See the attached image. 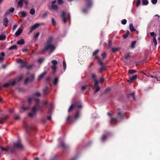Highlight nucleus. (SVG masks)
Returning <instances> with one entry per match:
<instances>
[{
  "mask_svg": "<svg viewBox=\"0 0 160 160\" xmlns=\"http://www.w3.org/2000/svg\"><path fill=\"white\" fill-rule=\"evenodd\" d=\"M40 95V93L37 92L34 93L32 97H29L28 99V102L29 103H30L33 99H34L36 102V105L33 107L32 109V112H29L28 114V116L30 117H32L33 116L35 115L37 111H41L43 105L47 104V101H43L41 103H39V100L36 98L35 97L39 96Z\"/></svg>",
  "mask_w": 160,
  "mask_h": 160,
  "instance_id": "f257e3e1",
  "label": "nucleus"
},
{
  "mask_svg": "<svg viewBox=\"0 0 160 160\" xmlns=\"http://www.w3.org/2000/svg\"><path fill=\"white\" fill-rule=\"evenodd\" d=\"M52 39V38H50L48 40L45 47L43 50L44 51L49 49L51 52H52L55 49V46L51 43Z\"/></svg>",
  "mask_w": 160,
  "mask_h": 160,
  "instance_id": "f03ea898",
  "label": "nucleus"
},
{
  "mask_svg": "<svg viewBox=\"0 0 160 160\" xmlns=\"http://www.w3.org/2000/svg\"><path fill=\"white\" fill-rule=\"evenodd\" d=\"M92 76L94 82L95 87L94 88L95 89V92L96 93L99 90L100 88V87L98 85L99 82L96 79V76L95 75L93 74Z\"/></svg>",
  "mask_w": 160,
  "mask_h": 160,
  "instance_id": "7ed1b4c3",
  "label": "nucleus"
},
{
  "mask_svg": "<svg viewBox=\"0 0 160 160\" xmlns=\"http://www.w3.org/2000/svg\"><path fill=\"white\" fill-rule=\"evenodd\" d=\"M22 76H20L19 78L16 79L15 80H13L9 82V83H6L3 85V87H8L10 85H13L15 83L17 82H18L21 79Z\"/></svg>",
  "mask_w": 160,
  "mask_h": 160,
  "instance_id": "20e7f679",
  "label": "nucleus"
},
{
  "mask_svg": "<svg viewBox=\"0 0 160 160\" xmlns=\"http://www.w3.org/2000/svg\"><path fill=\"white\" fill-rule=\"evenodd\" d=\"M52 62L53 64V65L51 67V68L53 70V73H54L55 72L56 69V65L57 64V61L55 60H53L52 61Z\"/></svg>",
  "mask_w": 160,
  "mask_h": 160,
  "instance_id": "39448f33",
  "label": "nucleus"
},
{
  "mask_svg": "<svg viewBox=\"0 0 160 160\" xmlns=\"http://www.w3.org/2000/svg\"><path fill=\"white\" fill-rule=\"evenodd\" d=\"M111 124L113 125L116 124L118 122L117 118H114L112 117L111 114Z\"/></svg>",
  "mask_w": 160,
  "mask_h": 160,
  "instance_id": "423d86ee",
  "label": "nucleus"
},
{
  "mask_svg": "<svg viewBox=\"0 0 160 160\" xmlns=\"http://www.w3.org/2000/svg\"><path fill=\"white\" fill-rule=\"evenodd\" d=\"M137 78V75H134L130 78L129 79L127 80V82H132L133 81L135 80Z\"/></svg>",
  "mask_w": 160,
  "mask_h": 160,
  "instance_id": "0eeeda50",
  "label": "nucleus"
},
{
  "mask_svg": "<svg viewBox=\"0 0 160 160\" xmlns=\"http://www.w3.org/2000/svg\"><path fill=\"white\" fill-rule=\"evenodd\" d=\"M48 8L51 10L57 11L58 9V6L55 5H52L50 6H48Z\"/></svg>",
  "mask_w": 160,
  "mask_h": 160,
  "instance_id": "6e6552de",
  "label": "nucleus"
},
{
  "mask_svg": "<svg viewBox=\"0 0 160 160\" xmlns=\"http://www.w3.org/2000/svg\"><path fill=\"white\" fill-rule=\"evenodd\" d=\"M40 25V23H37L32 26L30 28V33H31L34 29L38 28Z\"/></svg>",
  "mask_w": 160,
  "mask_h": 160,
  "instance_id": "1a4fd4ad",
  "label": "nucleus"
},
{
  "mask_svg": "<svg viewBox=\"0 0 160 160\" xmlns=\"http://www.w3.org/2000/svg\"><path fill=\"white\" fill-rule=\"evenodd\" d=\"M23 1L26 5L28 4V1L27 0H21L18 2V6L19 7H21L22 6Z\"/></svg>",
  "mask_w": 160,
  "mask_h": 160,
  "instance_id": "9d476101",
  "label": "nucleus"
},
{
  "mask_svg": "<svg viewBox=\"0 0 160 160\" xmlns=\"http://www.w3.org/2000/svg\"><path fill=\"white\" fill-rule=\"evenodd\" d=\"M118 110L119 111L118 113V117L121 119H123L125 117V113H122L120 112H119V111L120 110V108H118Z\"/></svg>",
  "mask_w": 160,
  "mask_h": 160,
  "instance_id": "9b49d317",
  "label": "nucleus"
},
{
  "mask_svg": "<svg viewBox=\"0 0 160 160\" xmlns=\"http://www.w3.org/2000/svg\"><path fill=\"white\" fill-rule=\"evenodd\" d=\"M14 11V8H11L9 9L6 11L5 14V16H7V15L9 14L10 13L13 12Z\"/></svg>",
  "mask_w": 160,
  "mask_h": 160,
  "instance_id": "f8f14e48",
  "label": "nucleus"
},
{
  "mask_svg": "<svg viewBox=\"0 0 160 160\" xmlns=\"http://www.w3.org/2000/svg\"><path fill=\"white\" fill-rule=\"evenodd\" d=\"M98 63L101 66V68H100L101 71H102L105 70L106 68L104 66H103V63L100 59H99L98 60Z\"/></svg>",
  "mask_w": 160,
  "mask_h": 160,
  "instance_id": "ddd939ff",
  "label": "nucleus"
},
{
  "mask_svg": "<svg viewBox=\"0 0 160 160\" xmlns=\"http://www.w3.org/2000/svg\"><path fill=\"white\" fill-rule=\"evenodd\" d=\"M34 75L32 74L31 76V78H28L25 80L24 83H26L28 82L32 81L34 79Z\"/></svg>",
  "mask_w": 160,
  "mask_h": 160,
  "instance_id": "4468645a",
  "label": "nucleus"
},
{
  "mask_svg": "<svg viewBox=\"0 0 160 160\" xmlns=\"http://www.w3.org/2000/svg\"><path fill=\"white\" fill-rule=\"evenodd\" d=\"M22 32V29L21 28H19L17 31L16 32L15 35L16 36H18Z\"/></svg>",
  "mask_w": 160,
  "mask_h": 160,
  "instance_id": "2eb2a0df",
  "label": "nucleus"
},
{
  "mask_svg": "<svg viewBox=\"0 0 160 160\" xmlns=\"http://www.w3.org/2000/svg\"><path fill=\"white\" fill-rule=\"evenodd\" d=\"M135 92H133L131 93L128 94L127 96V97L128 98H130L131 97H132L133 98V100L134 101H136V98L135 97Z\"/></svg>",
  "mask_w": 160,
  "mask_h": 160,
  "instance_id": "dca6fc26",
  "label": "nucleus"
},
{
  "mask_svg": "<svg viewBox=\"0 0 160 160\" xmlns=\"http://www.w3.org/2000/svg\"><path fill=\"white\" fill-rule=\"evenodd\" d=\"M129 29L131 32H133L136 31V29L134 27L132 23H130L129 24Z\"/></svg>",
  "mask_w": 160,
  "mask_h": 160,
  "instance_id": "f3484780",
  "label": "nucleus"
},
{
  "mask_svg": "<svg viewBox=\"0 0 160 160\" xmlns=\"http://www.w3.org/2000/svg\"><path fill=\"white\" fill-rule=\"evenodd\" d=\"M66 13L65 12H63L62 16L63 18V21L64 23H66Z\"/></svg>",
  "mask_w": 160,
  "mask_h": 160,
  "instance_id": "a211bd4d",
  "label": "nucleus"
},
{
  "mask_svg": "<svg viewBox=\"0 0 160 160\" xmlns=\"http://www.w3.org/2000/svg\"><path fill=\"white\" fill-rule=\"evenodd\" d=\"M130 32L129 31H127L123 35V37L124 38H126L130 34Z\"/></svg>",
  "mask_w": 160,
  "mask_h": 160,
  "instance_id": "6ab92c4d",
  "label": "nucleus"
},
{
  "mask_svg": "<svg viewBox=\"0 0 160 160\" xmlns=\"http://www.w3.org/2000/svg\"><path fill=\"white\" fill-rule=\"evenodd\" d=\"M8 21L7 18H5L3 21V24L5 26H7L8 25Z\"/></svg>",
  "mask_w": 160,
  "mask_h": 160,
  "instance_id": "aec40b11",
  "label": "nucleus"
},
{
  "mask_svg": "<svg viewBox=\"0 0 160 160\" xmlns=\"http://www.w3.org/2000/svg\"><path fill=\"white\" fill-rule=\"evenodd\" d=\"M19 14L20 16L22 17H24L26 16V13L25 12H20L19 13Z\"/></svg>",
  "mask_w": 160,
  "mask_h": 160,
  "instance_id": "412c9836",
  "label": "nucleus"
},
{
  "mask_svg": "<svg viewBox=\"0 0 160 160\" xmlns=\"http://www.w3.org/2000/svg\"><path fill=\"white\" fill-rule=\"evenodd\" d=\"M46 72H43L42 74L41 75H40L38 78V80L40 81V80L43 77L44 75L46 74Z\"/></svg>",
  "mask_w": 160,
  "mask_h": 160,
  "instance_id": "4be33fe9",
  "label": "nucleus"
},
{
  "mask_svg": "<svg viewBox=\"0 0 160 160\" xmlns=\"http://www.w3.org/2000/svg\"><path fill=\"white\" fill-rule=\"evenodd\" d=\"M24 43V41L23 39H21L20 40L18 41L17 42L18 44H23Z\"/></svg>",
  "mask_w": 160,
  "mask_h": 160,
  "instance_id": "5701e85b",
  "label": "nucleus"
},
{
  "mask_svg": "<svg viewBox=\"0 0 160 160\" xmlns=\"http://www.w3.org/2000/svg\"><path fill=\"white\" fill-rule=\"evenodd\" d=\"M6 37L5 35L4 34H1L0 35V40H4L5 39Z\"/></svg>",
  "mask_w": 160,
  "mask_h": 160,
  "instance_id": "b1692460",
  "label": "nucleus"
},
{
  "mask_svg": "<svg viewBox=\"0 0 160 160\" xmlns=\"http://www.w3.org/2000/svg\"><path fill=\"white\" fill-rule=\"evenodd\" d=\"M16 146L20 148H22V145L21 143L20 142H18L16 144Z\"/></svg>",
  "mask_w": 160,
  "mask_h": 160,
  "instance_id": "393cba45",
  "label": "nucleus"
},
{
  "mask_svg": "<svg viewBox=\"0 0 160 160\" xmlns=\"http://www.w3.org/2000/svg\"><path fill=\"white\" fill-rule=\"evenodd\" d=\"M136 72L137 71L135 70L130 69L128 70V73L131 74H133L134 73Z\"/></svg>",
  "mask_w": 160,
  "mask_h": 160,
  "instance_id": "a878e982",
  "label": "nucleus"
},
{
  "mask_svg": "<svg viewBox=\"0 0 160 160\" xmlns=\"http://www.w3.org/2000/svg\"><path fill=\"white\" fill-rule=\"evenodd\" d=\"M17 48V46L16 45H13L9 48V50L16 49Z\"/></svg>",
  "mask_w": 160,
  "mask_h": 160,
  "instance_id": "bb28decb",
  "label": "nucleus"
},
{
  "mask_svg": "<svg viewBox=\"0 0 160 160\" xmlns=\"http://www.w3.org/2000/svg\"><path fill=\"white\" fill-rule=\"evenodd\" d=\"M44 58H40L38 60V62L39 63H41L44 61Z\"/></svg>",
  "mask_w": 160,
  "mask_h": 160,
  "instance_id": "cd10ccee",
  "label": "nucleus"
},
{
  "mask_svg": "<svg viewBox=\"0 0 160 160\" xmlns=\"http://www.w3.org/2000/svg\"><path fill=\"white\" fill-rule=\"evenodd\" d=\"M153 42L154 43L155 46H156L157 44V41L156 39V37L155 36L153 37Z\"/></svg>",
  "mask_w": 160,
  "mask_h": 160,
  "instance_id": "c85d7f7f",
  "label": "nucleus"
},
{
  "mask_svg": "<svg viewBox=\"0 0 160 160\" xmlns=\"http://www.w3.org/2000/svg\"><path fill=\"white\" fill-rule=\"evenodd\" d=\"M107 136L106 135H103L101 138V140L102 141H103L105 140L107 138Z\"/></svg>",
  "mask_w": 160,
  "mask_h": 160,
  "instance_id": "c756f323",
  "label": "nucleus"
},
{
  "mask_svg": "<svg viewBox=\"0 0 160 160\" xmlns=\"http://www.w3.org/2000/svg\"><path fill=\"white\" fill-rule=\"evenodd\" d=\"M20 65V67L22 68L26 66V62H23V61L22 62L21 64Z\"/></svg>",
  "mask_w": 160,
  "mask_h": 160,
  "instance_id": "7c9ffc66",
  "label": "nucleus"
},
{
  "mask_svg": "<svg viewBox=\"0 0 160 160\" xmlns=\"http://www.w3.org/2000/svg\"><path fill=\"white\" fill-rule=\"evenodd\" d=\"M142 3L143 5H147L148 3V2L147 0H142Z\"/></svg>",
  "mask_w": 160,
  "mask_h": 160,
  "instance_id": "2f4dec72",
  "label": "nucleus"
},
{
  "mask_svg": "<svg viewBox=\"0 0 160 160\" xmlns=\"http://www.w3.org/2000/svg\"><path fill=\"white\" fill-rule=\"evenodd\" d=\"M58 82V78H56L53 80V84L54 85H56Z\"/></svg>",
  "mask_w": 160,
  "mask_h": 160,
  "instance_id": "473e14b6",
  "label": "nucleus"
},
{
  "mask_svg": "<svg viewBox=\"0 0 160 160\" xmlns=\"http://www.w3.org/2000/svg\"><path fill=\"white\" fill-rule=\"evenodd\" d=\"M136 43V42L135 41H134L132 42L131 44V48H134V46Z\"/></svg>",
  "mask_w": 160,
  "mask_h": 160,
  "instance_id": "72a5a7b5",
  "label": "nucleus"
},
{
  "mask_svg": "<svg viewBox=\"0 0 160 160\" xmlns=\"http://www.w3.org/2000/svg\"><path fill=\"white\" fill-rule=\"evenodd\" d=\"M35 12V11L34 9L32 8L30 10V13L31 14L33 15L34 14Z\"/></svg>",
  "mask_w": 160,
  "mask_h": 160,
  "instance_id": "f704fd0d",
  "label": "nucleus"
},
{
  "mask_svg": "<svg viewBox=\"0 0 160 160\" xmlns=\"http://www.w3.org/2000/svg\"><path fill=\"white\" fill-rule=\"evenodd\" d=\"M92 4V2L91 1H88L87 3V6L88 7H90Z\"/></svg>",
  "mask_w": 160,
  "mask_h": 160,
  "instance_id": "c9c22d12",
  "label": "nucleus"
},
{
  "mask_svg": "<svg viewBox=\"0 0 160 160\" xmlns=\"http://www.w3.org/2000/svg\"><path fill=\"white\" fill-rule=\"evenodd\" d=\"M127 22V20L126 19H124L122 20L121 23L123 25H125Z\"/></svg>",
  "mask_w": 160,
  "mask_h": 160,
  "instance_id": "e433bc0d",
  "label": "nucleus"
},
{
  "mask_svg": "<svg viewBox=\"0 0 160 160\" xmlns=\"http://www.w3.org/2000/svg\"><path fill=\"white\" fill-rule=\"evenodd\" d=\"M130 54L129 53H128L127 55H126L125 56V58L126 59H127L128 58H130Z\"/></svg>",
  "mask_w": 160,
  "mask_h": 160,
  "instance_id": "4c0bfd02",
  "label": "nucleus"
},
{
  "mask_svg": "<svg viewBox=\"0 0 160 160\" xmlns=\"http://www.w3.org/2000/svg\"><path fill=\"white\" fill-rule=\"evenodd\" d=\"M141 3V1L140 0H137L136 2V6L137 7H138L140 5Z\"/></svg>",
  "mask_w": 160,
  "mask_h": 160,
  "instance_id": "58836bf2",
  "label": "nucleus"
},
{
  "mask_svg": "<svg viewBox=\"0 0 160 160\" xmlns=\"http://www.w3.org/2000/svg\"><path fill=\"white\" fill-rule=\"evenodd\" d=\"M99 52L98 49H97L93 52V55H95L97 54Z\"/></svg>",
  "mask_w": 160,
  "mask_h": 160,
  "instance_id": "ea45409f",
  "label": "nucleus"
},
{
  "mask_svg": "<svg viewBox=\"0 0 160 160\" xmlns=\"http://www.w3.org/2000/svg\"><path fill=\"white\" fill-rule=\"evenodd\" d=\"M16 62H17L18 63H20L21 64L22 62L23 61L20 59H17L16 60Z\"/></svg>",
  "mask_w": 160,
  "mask_h": 160,
  "instance_id": "a19ab883",
  "label": "nucleus"
},
{
  "mask_svg": "<svg viewBox=\"0 0 160 160\" xmlns=\"http://www.w3.org/2000/svg\"><path fill=\"white\" fill-rule=\"evenodd\" d=\"M74 107V105L72 104V105L69 108V109H68V111L70 112V111H71Z\"/></svg>",
  "mask_w": 160,
  "mask_h": 160,
  "instance_id": "79ce46f5",
  "label": "nucleus"
},
{
  "mask_svg": "<svg viewBox=\"0 0 160 160\" xmlns=\"http://www.w3.org/2000/svg\"><path fill=\"white\" fill-rule=\"evenodd\" d=\"M52 22L53 25L55 26L56 25V23L53 18H52Z\"/></svg>",
  "mask_w": 160,
  "mask_h": 160,
  "instance_id": "37998d69",
  "label": "nucleus"
},
{
  "mask_svg": "<svg viewBox=\"0 0 160 160\" xmlns=\"http://www.w3.org/2000/svg\"><path fill=\"white\" fill-rule=\"evenodd\" d=\"M80 114V113H79V112H78L75 115V119H77L79 117Z\"/></svg>",
  "mask_w": 160,
  "mask_h": 160,
  "instance_id": "c03bdc74",
  "label": "nucleus"
},
{
  "mask_svg": "<svg viewBox=\"0 0 160 160\" xmlns=\"http://www.w3.org/2000/svg\"><path fill=\"white\" fill-rule=\"evenodd\" d=\"M63 68L64 70H65L66 68V65L65 62L64 61L63 62Z\"/></svg>",
  "mask_w": 160,
  "mask_h": 160,
  "instance_id": "a18cd8bd",
  "label": "nucleus"
},
{
  "mask_svg": "<svg viewBox=\"0 0 160 160\" xmlns=\"http://www.w3.org/2000/svg\"><path fill=\"white\" fill-rule=\"evenodd\" d=\"M47 15V12H44L43 13L42 15L41 16V17L43 18H44Z\"/></svg>",
  "mask_w": 160,
  "mask_h": 160,
  "instance_id": "49530a36",
  "label": "nucleus"
},
{
  "mask_svg": "<svg viewBox=\"0 0 160 160\" xmlns=\"http://www.w3.org/2000/svg\"><path fill=\"white\" fill-rule=\"evenodd\" d=\"M157 0H151L152 3L153 4H156L157 2Z\"/></svg>",
  "mask_w": 160,
  "mask_h": 160,
  "instance_id": "de8ad7c7",
  "label": "nucleus"
},
{
  "mask_svg": "<svg viewBox=\"0 0 160 160\" xmlns=\"http://www.w3.org/2000/svg\"><path fill=\"white\" fill-rule=\"evenodd\" d=\"M150 35L152 37H156V35L155 34V33L154 32H151L150 33Z\"/></svg>",
  "mask_w": 160,
  "mask_h": 160,
  "instance_id": "09e8293b",
  "label": "nucleus"
},
{
  "mask_svg": "<svg viewBox=\"0 0 160 160\" xmlns=\"http://www.w3.org/2000/svg\"><path fill=\"white\" fill-rule=\"evenodd\" d=\"M102 56L103 59H104L106 57V54L105 52H104L102 54Z\"/></svg>",
  "mask_w": 160,
  "mask_h": 160,
  "instance_id": "8fccbe9b",
  "label": "nucleus"
},
{
  "mask_svg": "<svg viewBox=\"0 0 160 160\" xmlns=\"http://www.w3.org/2000/svg\"><path fill=\"white\" fill-rule=\"evenodd\" d=\"M118 48H112V52H115L117 51H118Z\"/></svg>",
  "mask_w": 160,
  "mask_h": 160,
  "instance_id": "3c124183",
  "label": "nucleus"
},
{
  "mask_svg": "<svg viewBox=\"0 0 160 160\" xmlns=\"http://www.w3.org/2000/svg\"><path fill=\"white\" fill-rule=\"evenodd\" d=\"M22 108L24 110H26L27 109H28V108H29V107H25L24 106H22Z\"/></svg>",
  "mask_w": 160,
  "mask_h": 160,
  "instance_id": "603ef678",
  "label": "nucleus"
},
{
  "mask_svg": "<svg viewBox=\"0 0 160 160\" xmlns=\"http://www.w3.org/2000/svg\"><path fill=\"white\" fill-rule=\"evenodd\" d=\"M39 33L38 32H37L35 34L34 37L35 38H37L39 36Z\"/></svg>",
  "mask_w": 160,
  "mask_h": 160,
  "instance_id": "864d4df0",
  "label": "nucleus"
},
{
  "mask_svg": "<svg viewBox=\"0 0 160 160\" xmlns=\"http://www.w3.org/2000/svg\"><path fill=\"white\" fill-rule=\"evenodd\" d=\"M60 145L63 148L65 147V145L63 142H62L60 144Z\"/></svg>",
  "mask_w": 160,
  "mask_h": 160,
  "instance_id": "5fc2aeb1",
  "label": "nucleus"
},
{
  "mask_svg": "<svg viewBox=\"0 0 160 160\" xmlns=\"http://www.w3.org/2000/svg\"><path fill=\"white\" fill-rule=\"evenodd\" d=\"M14 118L15 120H18L19 118V117L17 115Z\"/></svg>",
  "mask_w": 160,
  "mask_h": 160,
  "instance_id": "6e6d98bb",
  "label": "nucleus"
},
{
  "mask_svg": "<svg viewBox=\"0 0 160 160\" xmlns=\"http://www.w3.org/2000/svg\"><path fill=\"white\" fill-rule=\"evenodd\" d=\"M58 3L59 4H62L63 3V2L62 0H58Z\"/></svg>",
  "mask_w": 160,
  "mask_h": 160,
  "instance_id": "4d7b16f0",
  "label": "nucleus"
},
{
  "mask_svg": "<svg viewBox=\"0 0 160 160\" xmlns=\"http://www.w3.org/2000/svg\"><path fill=\"white\" fill-rule=\"evenodd\" d=\"M1 148L2 151H6L7 150L6 148H5L2 147H1Z\"/></svg>",
  "mask_w": 160,
  "mask_h": 160,
  "instance_id": "13d9d810",
  "label": "nucleus"
},
{
  "mask_svg": "<svg viewBox=\"0 0 160 160\" xmlns=\"http://www.w3.org/2000/svg\"><path fill=\"white\" fill-rule=\"evenodd\" d=\"M17 25H14L13 26V31L15 30V29H16V28H17Z\"/></svg>",
  "mask_w": 160,
  "mask_h": 160,
  "instance_id": "bf43d9fd",
  "label": "nucleus"
},
{
  "mask_svg": "<svg viewBox=\"0 0 160 160\" xmlns=\"http://www.w3.org/2000/svg\"><path fill=\"white\" fill-rule=\"evenodd\" d=\"M103 80H104V79H103V78H101L100 79V82H101V83H102V82L103 81Z\"/></svg>",
  "mask_w": 160,
  "mask_h": 160,
  "instance_id": "052dcab7",
  "label": "nucleus"
},
{
  "mask_svg": "<svg viewBox=\"0 0 160 160\" xmlns=\"http://www.w3.org/2000/svg\"><path fill=\"white\" fill-rule=\"evenodd\" d=\"M52 108H50V109L48 110V114H50V113H51V112H52Z\"/></svg>",
  "mask_w": 160,
  "mask_h": 160,
  "instance_id": "680f3d73",
  "label": "nucleus"
},
{
  "mask_svg": "<svg viewBox=\"0 0 160 160\" xmlns=\"http://www.w3.org/2000/svg\"><path fill=\"white\" fill-rule=\"evenodd\" d=\"M4 121L3 120H0V123H1V124H2L4 123Z\"/></svg>",
  "mask_w": 160,
  "mask_h": 160,
  "instance_id": "e2e57ef3",
  "label": "nucleus"
},
{
  "mask_svg": "<svg viewBox=\"0 0 160 160\" xmlns=\"http://www.w3.org/2000/svg\"><path fill=\"white\" fill-rule=\"evenodd\" d=\"M1 56L3 57L5 56V53H4V52H2L1 53Z\"/></svg>",
  "mask_w": 160,
  "mask_h": 160,
  "instance_id": "0e129e2a",
  "label": "nucleus"
},
{
  "mask_svg": "<svg viewBox=\"0 0 160 160\" xmlns=\"http://www.w3.org/2000/svg\"><path fill=\"white\" fill-rule=\"evenodd\" d=\"M86 86H83L82 87V89L83 90H84L86 88Z\"/></svg>",
  "mask_w": 160,
  "mask_h": 160,
  "instance_id": "69168bd1",
  "label": "nucleus"
},
{
  "mask_svg": "<svg viewBox=\"0 0 160 160\" xmlns=\"http://www.w3.org/2000/svg\"><path fill=\"white\" fill-rule=\"evenodd\" d=\"M47 119L48 120H51V117L50 116H48L47 117Z\"/></svg>",
  "mask_w": 160,
  "mask_h": 160,
  "instance_id": "338daca9",
  "label": "nucleus"
},
{
  "mask_svg": "<svg viewBox=\"0 0 160 160\" xmlns=\"http://www.w3.org/2000/svg\"><path fill=\"white\" fill-rule=\"evenodd\" d=\"M158 30H159V35L160 36V27H159L158 28Z\"/></svg>",
  "mask_w": 160,
  "mask_h": 160,
  "instance_id": "774afa93",
  "label": "nucleus"
}]
</instances>
